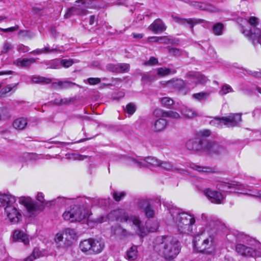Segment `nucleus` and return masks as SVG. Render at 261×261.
Listing matches in <instances>:
<instances>
[{"label": "nucleus", "mask_w": 261, "mask_h": 261, "mask_svg": "<svg viewBox=\"0 0 261 261\" xmlns=\"http://www.w3.org/2000/svg\"><path fill=\"white\" fill-rule=\"evenodd\" d=\"M245 254H242V256H253L254 255H256L255 251L251 247H247L244 252Z\"/></svg>", "instance_id": "nucleus-52"}, {"label": "nucleus", "mask_w": 261, "mask_h": 261, "mask_svg": "<svg viewBox=\"0 0 261 261\" xmlns=\"http://www.w3.org/2000/svg\"><path fill=\"white\" fill-rule=\"evenodd\" d=\"M169 39L166 36L158 37V43L161 44H168Z\"/></svg>", "instance_id": "nucleus-61"}, {"label": "nucleus", "mask_w": 261, "mask_h": 261, "mask_svg": "<svg viewBox=\"0 0 261 261\" xmlns=\"http://www.w3.org/2000/svg\"><path fill=\"white\" fill-rule=\"evenodd\" d=\"M132 161L135 165L139 167H159L160 163V161L151 156L139 161L136 159H132Z\"/></svg>", "instance_id": "nucleus-13"}, {"label": "nucleus", "mask_w": 261, "mask_h": 261, "mask_svg": "<svg viewBox=\"0 0 261 261\" xmlns=\"http://www.w3.org/2000/svg\"><path fill=\"white\" fill-rule=\"evenodd\" d=\"M166 111L160 109H156L153 112V115L155 117H166Z\"/></svg>", "instance_id": "nucleus-49"}, {"label": "nucleus", "mask_w": 261, "mask_h": 261, "mask_svg": "<svg viewBox=\"0 0 261 261\" xmlns=\"http://www.w3.org/2000/svg\"><path fill=\"white\" fill-rule=\"evenodd\" d=\"M87 11L85 0H77L75 1L74 6L68 9L64 17L65 18H68L72 15H85L87 13Z\"/></svg>", "instance_id": "nucleus-9"}, {"label": "nucleus", "mask_w": 261, "mask_h": 261, "mask_svg": "<svg viewBox=\"0 0 261 261\" xmlns=\"http://www.w3.org/2000/svg\"><path fill=\"white\" fill-rule=\"evenodd\" d=\"M182 112L183 115L187 118H191L196 116V112L194 110L187 107L182 110Z\"/></svg>", "instance_id": "nucleus-38"}, {"label": "nucleus", "mask_w": 261, "mask_h": 261, "mask_svg": "<svg viewBox=\"0 0 261 261\" xmlns=\"http://www.w3.org/2000/svg\"><path fill=\"white\" fill-rule=\"evenodd\" d=\"M55 242L56 246L60 249H65L67 246V242L64 239L62 230L59 231L56 235L55 238Z\"/></svg>", "instance_id": "nucleus-21"}, {"label": "nucleus", "mask_w": 261, "mask_h": 261, "mask_svg": "<svg viewBox=\"0 0 261 261\" xmlns=\"http://www.w3.org/2000/svg\"><path fill=\"white\" fill-rule=\"evenodd\" d=\"M155 77V75L153 74H152L150 72H147L146 73H144L142 75V81L143 82L147 83L151 82L154 80Z\"/></svg>", "instance_id": "nucleus-45"}, {"label": "nucleus", "mask_w": 261, "mask_h": 261, "mask_svg": "<svg viewBox=\"0 0 261 261\" xmlns=\"http://www.w3.org/2000/svg\"><path fill=\"white\" fill-rule=\"evenodd\" d=\"M224 25L221 23H217L213 28V33L216 35H221L222 34Z\"/></svg>", "instance_id": "nucleus-36"}, {"label": "nucleus", "mask_w": 261, "mask_h": 261, "mask_svg": "<svg viewBox=\"0 0 261 261\" xmlns=\"http://www.w3.org/2000/svg\"><path fill=\"white\" fill-rule=\"evenodd\" d=\"M19 201L25 207L27 216L29 217L36 216L44 208L42 204H38L29 197H21Z\"/></svg>", "instance_id": "nucleus-8"}, {"label": "nucleus", "mask_w": 261, "mask_h": 261, "mask_svg": "<svg viewBox=\"0 0 261 261\" xmlns=\"http://www.w3.org/2000/svg\"><path fill=\"white\" fill-rule=\"evenodd\" d=\"M203 11H207L210 13H214L218 11V9L214 5L210 3H205L204 8Z\"/></svg>", "instance_id": "nucleus-42"}, {"label": "nucleus", "mask_w": 261, "mask_h": 261, "mask_svg": "<svg viewBox=\"0 0 261 261\" xmlns=\"http://www.w3.org/2000/svg\"><path fill=\"white\" fill-rule=\"evenodd\" d=\"M105 243L101 240L92 238L82 241L79 245L81 250L89 254H98L105 248Z\"/></svg>", "instance_id": "nucleus-6"}, {"label": "nucleus", "mask_w": 261, "mask_h": 261, "mask_svg": "<svg viewBox=\"0 0 261 261\" xmlns=\"http://www.w3.org/2000/svg\"><path fill=\"white\" fill-rule=\"evenodd\" d=\"M194 246L197 251L207 254H212L215 251L213 238L204 231L195 237Z\"/></svg>", "instance_id": "nucleus-5"}, {"label": "nucleus", "mask_w": 261, "mask_h": 261, "mask_svg": "<svg viewBox=\"0 0 261 261\" xmlns=\"http://www.w3.org/2000/svg\"><path fill=\"white\" fill-rule=\"evenodd\" d=\"M165 117L175 119H178L180 118V115L177 112L173 111H166Z\"/></svg>", "instance_id": "nucleus-46"}, {"label": "nucleus", "mask_w": 261, "mask_h": 261, "mask_svg": "<svg viewBox=\"0 0 261 261\" xmlns=\"http://www.w3.org/2000/svg\"><path fill=\"white\" fill-rule=\"evenodd\" d=\"M208 92H199L193 94V98L199 101H206L210 97Z\"/></svg>", "instance_id": "nucleus-33"}, {"label": "nucleus", "mask_w": 261, "mask_h": 261, "mask_svg": "<svg viewBox=\"0 0 261 261\" xmlns=\"http://www.w3.org/2000/svg\"><path fill=\"white\" fill-rule=\"evenodd\" d=\"M138 249L137 246L133 245L127 251L126 259L129 261H134L137 258Z\"/></svg>", "instance_id": "nucleus-28"}, {"label": "nucleus", "mask_w": 261, "mask_h": 261, "mask_svg": "<svg viewBox=\"0 0 261 261\" xmlns=\"http://www.w3.org/2000/svg\"><path fill=\"white\" fill-rule=\"evenodd\" d=\"M136 106L133 102H129L126 107H123V110L129 116H132L136 111Z\"/></svg>", "instance_id": "nucleus-34"}, {"label": "nucleus", "mask_w": 261, "mask_h": 261, "mask_svg": "<svg viewBox=\"0 0 261 261\" xmlns=\"http://www.w3.org/2000/svg\"><path fill=\"white\" fill-rule=\"evenodd\" d=\"M27 124V119L21 117L15 119L13 123V126L16 129L22 130L25 128Z\"/></svg>", "instance_id": "nucleus-26"}, {"label": "nucleus", "mask_w": 261, "mask_h": 261, "mask_svg": "<svg viewBox=\"0 0 261 261\" xmlns=\"http://www.w3.org/2000/svg\"><path fill=\"white\" fill-rule=\"evenodd\" d=\"M106 69L114 73H118V64H109L106 66Z\"/></svg>", "instance_id": "nucleus-50"}, {"label": "nucleus", "mask_w": 261, "mask_h": 261, "mask_svg": "<svg viewBox=\"0 0 261 261\" xmlns=\"http://www.w3.org/2000/svg\"><path fill=\"white\" fill-rule=\"evenodd\" d=\"M61 203L64 205L67 204H74L73 207L67 208L63 214L64 220L70 222L81 221L88 216V211L87 207L93 205L103 206L106 203V199H101L97 198H87L85 197H79L76 199H67L65 197H59L56 199V201Z\"/></svg>", "instance_id": "nucleus-1"}, {"label": "nucleus", "mask_w": 261, "mask_h": 261, "mask_svg": "<svg viewBox=\"0 0 261 261\" xmlns=\"http://www.w3.org/2000/svg\"><path fill=\"white\" fill-rule=\"evenodd\" d=\"M154 251L166 260L175 258L180 252L181 244L175 238L171 236L156 237L153 242Z\"/></svg>", "instance_id": "nucleus-2"}, {"label": "nucleus", "mask_w": 261, "mask_h": 261, "mask_svg": "<svg viewBox=\"0 0 261 261\" xmlns=\"http://www.w3.org/2000/svg\"><path fill=\"white\" fill-rule=\"evenodd\" d=\"M32 81L33 83L36 84H49L51 83V80L49 78H46L42 76H34L32 78Z\"/></svg>", "instance_id": "nucleus-35"}, {"label": "nucleus", "mask_w": 261, "mask_h": 261, "mask_svg": "<svg viewBox=\"0 0 261 261\" xmlns=\"http://www.w3.org/2000/svg\"><path fill=\"white\" fill-rule=\"evenodd\" d=\"M223 124L227 127H234L242 121V115L239 113H231L226 117H223Z\"/></svg>", "instance_id": "nucleus-14"}, {"label": "nucleus", "mask_w": 261, "mask_h": 261, "mask_svg": "<svg viewBox=\"0 0 261 261\" xmlns=\"http://www.w3.org/2000/svg\"><path fill=\"white\" fill-rule=\"evenodd\" d=\"M64 239L67 242L68 246H70L72 241L75 239L76 233L74 229L69 228H65L62 230Z\"/></svg>", "instance_id": "nucleus-20"}, {"label": "nucleus", "mask_w": 261, "mask_h": 261, "mask_svg": "<svg viewBox=\"0 0 261 261\" xmlns=\"http://www.w3.org/2000/svg\"><path fill=\"white\" fill-rule=\"evenodd\" d=\"M159 167L167 171L173 170L174 169L173 166L168 162L160 161Z\"/></svg>", "instance_id": "nucleus-43"}, {"label": "nucleus", "mask_w": 261, "mask_h": 261, "mask_svg": "<svg viewBox=\"0 0 261 261\" xmlns=\"http://www.w3.org/2000/svg\"><path fill=\"white\" fill-rule=\"evenodd\" d=\"M169 212L179 232L182 233L192 232L193 226L195 223V219L193 215L173 205L169 209Z\"/></svg>", "instance_id": "nucleus-3"}, {"label": "nucleus", "mask_w": 261, "mask_h": 261, "mask_svg": "<svg viewBox=\"0 0 261 261\" xmlns=\"http://www.w3.org/2000/svg\"><path fill=\"white\" fill-rule=\"evenodd\" d=\"M138 207L139 210L145 213L146 217L151 218L154 217L155 214L154 211L148 201L145 200H139L138 203Z\"/></svg>", "instance_id": "nucleus-17"}, {"label": "nucleus", "mask_w": 261, "mask_h": 261, "mask_svg": "<svg viewBox=\"0 0 261 261\" xmlns=\"http://www.w3.org/2000/svg\"><path fill=\"white\" fill-rule=\"evenodd\" d=\"M17 204H8L5 208V214L8 220L13 223H16L19 221L21 217V215L17 208Z\"/></svg>", "instance_id": "nucleus-10"}, {"label": "nucleus", "mask_w": 261, "mask_h": 261, "mask_svg": "<svg viewBox=\"0 0 261 261\" xmlns=\"http://www.w3.org/2000/svg\"><path fill=\"white\" fill-rule=\"evenodd\" d=\"M125 194L124 192L114 191L113 196L116 201H119L125 196Z\"/></svg>", "instance_id": "nucleus-47"}, {"label": "nucleus", "mask_w": 261, "mask_h": 261, "mask_svg": "<svg viewBox=\"0 0 261 261\" xmlns=\"http://www.w3.org/2000/svg\"><path fill=\"white\" fill-rule=\"evenodd\" d=\"M75 85V83L69 81H58L53 83L52 87L54 88L59 87L61 89H68L72 87Z\"/></svg>", "instance_id": "nucleus-27"}, {"label": "nucleus", "mask_w": 261, "mask_h": 261, "mask_svg": "<svg viewBox=\"0 0 261 261\" xmlns=\"http://www.w3.org/2000/svg\"><path fill=\"white\" fill-rule=\"evenodd\" d=\"M245 185L240 184L238 181H232L225 185L224 190L230 192H234L236 190H242L245 188Z\"/></svg>", "instance_id": "nucleus-22"}, {"label": "nucleus", "mask_w": 261, "mask_h": 261, "mask_svg": "<svg viewBox=\"0 0 261 261\" xmlns=\"http://www.w3.org/2000/svg\"><path fill=\"white\" fill-rule=\"evenodd\" d=\"M248 22L250 25L249 30H245L243 33L247 36L253 44L260 43L261 38V30L258 28L259 23L258 19L254 16L250 17Z\"/></svg>", "instance_id": "nucleus-7"}, {"label": "nucleus", "mask_w": 261, "mask_h": 261, "mask_svg": "<svg viewBox=\"0 0 261 261\" xmlns=\"http://www.w3.org/2000/svg\"><path fill=\"white\" fill-rule=\"evenodd\" d=\"M192 168L199 172H206L208 169L207 167H201L196 165H193Z\"/></svg>", "instance_id": "nucleus-59"}, {"label": "nucleus", "mask_w": 261, "mask_h": 261, "mask_svg": "<svg viewBox=\"0 0 261 261\" xmlns=\"http://www.w3.org/2000/svg\"><path fill=\"white\" fill-rule=\"evenodd\" d=\"M205 151L211 155H224L227 154L226 149L216 142H207L206 143Z\"/></svg>", "instance_id": "nucleus-11"}, {"label": "nucleus", "mask_w": 261, "mask_h": 261, "mask_svg": "<svg viewBox=\"0 0 261 261\" xmlns=\"http://www.w3.org/2000/svg\"><path fill=\"white\" fill-rule=\"evenodd\" d=\"M13 49V47L12 44L8 41H5L4 43L3 46L2 47L1 54H6L9 53V51H12Z\"/></svg>", "instance_id": "nucleus-37"}, {"label": "nucleus", "mask_w": 261, "mask_h": 261, "mask_svg": "<svg viewBox=\"0 0 261 261\" xmlns=\"http://www.w3.org/2000/svg\"><path fill=\"white\" fill-rule=\"evenodd\" d=\"M13 239L15 241H18L23 242L24 245L29 244V240L28 236L20 230H15L13 234Z\"/></svg>", "instance_id": "nucleus-24"}, {"label": "nucleus", "mask_w": 261, "mask_h": 261, "mask_svg": "<svg viewBox=\"0 0 261 261\" xmlns=\"http://www.w3.org/2000/svg\"><path fill=\"white\" fill-rule=\"evenodd\" d=\"M149 29L154 33L158 34L165 31L166 27L161 19H157L150 25Z\"/></svg>", "instance_id": "nucleus-19"}, {"label": "nucleus", "mask_w": 261, "mask_h": 261, "mask_svg": "<svg viewBox=\"0 0 261 261\" xmlns=\"http://www.w3.org/2000/svg\"><path fill=\"white\" fill-rule=\"evenodd\" d=\"M88 82L90 85H96L99 83L101 81L100 79L96 77H90L88 79Z\"/></svg>", "instance_id": "nucleus-60"}, {"label": "nucleus", "mask_w": 261, "mask_h": 261, "mask_svg": "<svg viewBox=\"0 0 261 261\" xmlns=\"http://www.w3.org/2000/svg\"><path fill=\"white\" fill-rule=\"evenodd\" d=\"M18 85V83L16 84H8L6 86H5L4 87H3L1 91H0V94L1 95L3 94H5L10 91H15L16 90L17 86Z\"/></svg>", "instance_id": "nucleus-31"}, {"label": "nucleus", "mask_w": 261, "mask_h": 261, "mask_svg": "<svg viewBox=\"0 0 261 261\" xmlns=\"http://www.w3.org/2000/svg\"><path fill=\"white\" fill-rule=\"evenodd\" d=\"M15 197L7 195V194H1L0 195V206H4L6 204L7 205L10 203H14L16 202Z\"/></svg>", "instance_id": "nucleus-25"}, {"label": "nucleus", "mask_w": 261, "mask_h": 261, "mask_svg": "<svg viewBox=\"0 0 261 261\" xmlns=\"http://www.w3.org/2000/svg\"><path fill=\"white\" fill-rule=\"evenodd\" d=\"M191 6L193 7L203 11L204 8L205 3L199 2H192L191 3Z\"/></svg>", "instance_id": "nucleus-53"}, {"label": "nucleus", "mask_w": 261, "mask_h": 261, "mask_svg": "<svg viewBox=\"0 0 261 261\" xmlns=\"http://www.w3.org/2000/svg\"><path fill=\"white\" fill-rule=\"evenodd\" d=\"M108 219L111 220H117L121 222H132L135 227L136 232L143 237L146 234L145 228L143 226L141 221L137 217L129 218L128 215L123 209H118L111 212L108 215Z\"/></svg>", "instance_id": "nucleus-4"}, {"label": "nucleus", "mask_w": 261, "mask_h": 261, "mask_svg": "<svg viewBox=\"0 0 261 261\" xmlns=\"http://www.w3.org/2000/svg\"><path fill=\"white\" fill-rule=\"evenodd\" d=\"M168 48L169 53L175 56L181 55L183 53V51L179 48L169 47Z\"/></svg>", "instance_id": "nucleus-48"}, {"label": "nucleus", "mask_w": 261, "mask_h": 261, "mask_svg": "<svg viewBox=\"0 0 261 261\" xmlns=\"http://www.w3.org/2000/svg\"><path fill=\"white\" fill-rule=\"evenodd\" d=\"M74 97L61 98V105H68L74 102L75 100Z\"/></svg>", "instance_id": "nucleus-56"}, {"label": "nucleus", "mask_w": 261, "mask_h": 261, "mask_svg": "<svg viewBox=\"0 0 261 261\" xmlns=\"http://www.w3.org/2000/svg\"><path fill=\"white\" fill-rule=\"evenodd\" d=\"M233 92V90L231 87L228 84H225L222 86L219 93L221 95H224L229 92Z\"/></svg>", "instance_id": "nucleus-40"}, {"label": "nucleus", "mask_w": 261, "mask_h": 261, "mask_svg": "<svg viewBox=\"0 0 261 261\" xmlns=\"http://www.w3.org/2000/svg\"><path fill=\"white\" fill-rule=\"evenodd\" d=\"M176 72V70L175 69H172L166 67H161L158 68L157 70V73L160 76H165L171 73L174 74Z\"/></svg>", "instance_id": "nucleus-32"}, {"label": "nucleus", "mask_w": 261, "mask_h": 261, "mask_svg": "<svg viewBox=\"0 0 261 261\" xmlns=\"http://www.w3.org/2000/svg\"><path fill=\"white\" fill-rule=\"evenodd\" d=\"M158 59L154 57H151L148 61H145L144 63V64L145 65H147V66H152V65L158 64Z\"/></svg>", "instance_id": "nucleus-55"}, {"label": "nucleus", "mask_w": 261, "mask_h": 261, "mask_svg": "<svg viewBox=\"0 0 261 261\" xmlns=\"http://www.w3.org/2000/svg\"><path fill=\"white\" fill-rule=\"evenodd\" d=\"M248 247L242 244H238L236 246V252L242 255V254H245L244 253L245 249Z\"/></svg>", "instance_id": "nucleus-51"}, {"label": "nucleus", "mask_w": 261, "mask_h": 261, "mask_svg": "<svg viewBox=\"0 0 261 261\" xmlns=\"http://www.w3.org/2000/svg\"><path fill=\"white\" fill-rule=\"evenodd\" d=\"M202 192L212 202L220 204L221 203L224 198L222 194L217 191H213L209 188L202 190Z\"/></svg>", "instance_id": "nucleus-15"}, {"label": "nucleus", "mask_w": 261, "mask_h": 261, "mask_svg": "<svg viewBox=\"0 0 261 261\" xmlns=\"http://www.w3.org/2000/svg\"><path fill=\"white\" fill-rule=\"evenodd\" d=\"M18 29V25H16L14 27H10L7 29H3L0 28V30L4 33L12 32L16 31Z\"/></svg>", "instance_id": "nucleus-58"}, {"label": "nucleus", "mask_w": 261, "mask_h": 261, "mask_svg": "<svg viewBox=\"0 0 261 261\" xmlns=\"http://www.w3.org/2000/svg\"><path fill=\"white\" fill-rule=\"evenodd\" d=\"M160 101L163 106L168 107L173 104V100L168 97H164L160 98Z\"/></svg>", "instance_id": "nucleus-41"}, {"label": "nucleus", "mask_w": 261, "mask_h": 261, "mask_svg": "<svg viewBox=\"0 0 261 261\" xmlns=\"http://www.w3.org/2000/svg\"><path fill=\"white\" fill-rule=\"evenodd\" d=\"M189 81L196 84H203L206 81V77L200 73H194L187 75Z\"/></svg>", "instance_id": "nucleus-23"}, {"label": "nucleus", "mask_w": 261, "mask_h": 261, "mask_svg": "<svg viewBox=\"0 0 261 261\" xmlns=\"http://www.w3.org/2000/svg\"><path fill=\"white\" fill-rule=\"evenodd\" d=\"M167 85L168 87L174 88L177 89H181L184 85L183 80L181 79H173L167 82Z\"/></svg>", "instance_id": "nucleus-30"}, {"label": "nucleus", "mask_w": 261, "mask_h": 261, "mask_svg": "<svg viewBox=\"0 0 261 261\" xmlns=\"http://www.w3.org/2000/svg\"><path fill=\"white\" fill-rule=\"evenodd\" d=\"M18 50L19 51H22L23 53H25V52L29 51L30 49H29V47H28V46H24L23 45H21L19 46Z\"/></svg>", "instance_id": "nucleus-63"}, {"label": "nucleus", "mask_w": 261, "mask_h": 261, "mask_svg": "<svg viewBox=\"0 0 261 261\" xmlns=\"http://www.w3.org/2000/svg\"><path fill=\"white\" fill-rule=\"evenodd\" d=\"M211 134V132L207 129L203 130L200 132V135L203 137H208Z\"/></svg>", "instance_id": "nucleus-64"}, {"label": "nucleus", "mask_w": 261, "mask_h": 261, "mask_svg": "<svg viewBox=\"0 0 261 261\" xmlns=\"http://www.w3.org/2000/svg\"><path fill=\"white\" fill-rule=\"evenodd\" d=\"M43 50V54L50 53L54 52L61 51V50L57 47L50 48L48 46H45L42 48Z\"/></svg>", "instance_id": "nucleus-54"}, {"label": "nucleus", "mask_w": 261, "mask_h": 261, "mask_svg": "<svg viewBox=\"0 0 261 261\" xmlns=\"http://www.w3.org/2000/svg\"><path fill=\"white\" fill-rule=\"evenodd\" d=\"M167 126L166 120L163 118L158 119L154 123L153 129L155 132H161L164 130Z\"/></svg>", "instance_id": "nucleus-29"}, {"label": "nucleus", "mask_w": 261, "mask_h": 261, "mask_svg": "<svg viewBox=\"0 0 261 261\" xmlns=\"http://www.w3.org/2000/svg\"><path fill=\"white\" fill-rule=\"evenodd\" d=\"M206 141L196 138L189 140L186 144V148L194 152L204 151L205 149Z\"/></svg>", "instance_id": "nucleus-12"}, {"label": "nucleus", "mask_w": 261, "mask_h": 261, "mask_svg": "<svg viewBox=\"0 0 261 261\" xmlns=\"http://www.w3.org/2000/svg\"><path fill=\"white\" fill-rule=\"evenodd\" d=\"M210 124L211 125L222 127L223 124V117L221 118L216 117L210 121Z\"/></svg>", "instance_id": "nucleus-39"}, {"label": "nucleus", "mask_w": 261, "mask_h": 261, "mask_svg": "<svg viewBox=\"0 0 261 261\" xmlns=\"http://www.w3.org/2000/svg\"><path fill=\"white\" fill-rule=\"evenodd\" d=\"M130 65L127 63L118 64V73L127 72L129 70Z\"/></svg>", "instance_id": "nucleus-44"}, {"label": "nucleus", "mask_w": 261, "mask_h": 261, "mask_svg": "<svg viewBox=\"0 0 261 261\" xmlns=\"http://www.w3.org/2000/svg\"><path fill=\"white\" fill-rule=\"evenodd\" d=\"M60 63L63 67H69L73 64V61L72 60L63 59Z\"/></svg>", "instance_id": "nucleus-57"}, {"label": "nucleus", "mask_w": 261, "mask_h": 261, "mask_svg": "<svg viewBox=\"0 0 261 261\" xmlns=\"http://www.w3.org/2000/svg\"><path fill=\"white\" fill-rule=\"evenodd\" d=\"M172 18L174 21L181 25H184L185 24H189L192 31H193V28L195 24L201 23L204 22V20L203 19H197L195 18L187 19L174 15H172Z\"/></svg>", "instance_id": "nucleus-16"}, {"label": "nucleus", "mask_w": 261, "mask_h": 261, "mask_svg": "<svg viewBox=\"0 0 261 261\" xmlns=\"http://www.w3.org/2000/svg\"><path fill=\"white\" fill-rule=\"evenodd\" d=\"M36 59L33 58L18 59L13 61V64L22 68H29L32 64L36 62Z\"/></svg>", "instance_id": "nucleus-18"}, {"label": "nucleus", "mask_w": 261, "mask_h": 261, "mask_svg": "<svg viewBox=\"0 0 261 261\" xmlns=\"http://www.w3.org/2000/svg\"><path fill=\"white\" fill-rule=\"evenodd\" d=\"M41 251L38 248H35L32 254L35 256V259L41 256Z\"/></svg>", "instance_id": "nucleus-62"}]
</instances>
